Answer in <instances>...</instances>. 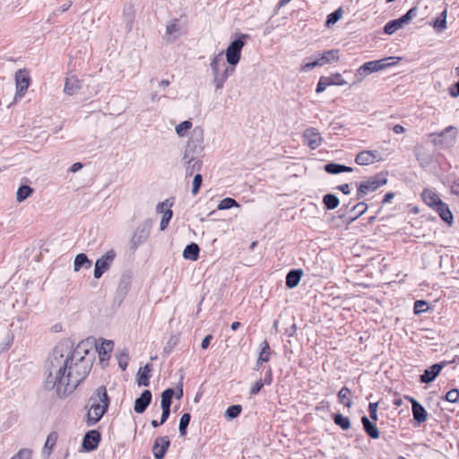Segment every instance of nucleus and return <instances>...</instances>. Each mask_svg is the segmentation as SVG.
Here are the masks:
<instances>
[{
    "instance_id": "1",
    "label": "nucleus",
    "mask_w": 459,
    "mask_h": 459,
    "mask_svg": "<svg viewBox=\"0 0 459 459\" xmlns=\"http://www.w3.org/2000/svg\"><path fill=\"white\" fill-rule=\"evenodd\" d=\"M87 353L83 342L75 348L67 341L56 345L48 359L45 389L55 390L58 397L72 394L91 371Z\"/></svg>"
},
{
    "instance_id": "2",
    "label": "nucleus",
    "mask_w": 459,
    "mask_h": 459,
    "mask_svg": "<svg viewBox=\"0 0 459 459\" xmlns=\"http://www.w3.org/2000/svg\"><path fill=\"white\" fill-rule=\"evenodd\" d=\"M109 398L105 386H99L89 398L86 407L88 408L87 424L92 426L99 422L108 411Z\"/></svg>"
},
{
    "instance_id": "3",
    "label": "nucleus",
    "mask_w": 459,
    "mask_h": 459,
    "mask_svg": "<svg viewBox=\"0 0 459 459\" xmlns=\"http://www.w3.org/2000/svg\"><path fill=\"white\" fill-rule=\"evenodd\" d=\"M210 67L215 91H221L228 78L234 73L235 68L225 65L221 52L211 59Z\"/></svg>"
},
{
    "instance_id": "4",
    "label": "nucleus",
    "mask_w": 459,
    "mask_h": 459,
    "mask_svg": "<svg viewBox=\"0 0 459 459\" xmlns=\"http://www.w3.org/2000/svg\"><path fill=\"white\" fill-rule=\"evenodd\" d=\"M204 131L200 127H195L191 133V137L188 140L185 152L182 158L183 163H189L195 160V157H199L204 150Z\"/></svg>"
},
{
    "instance_id": "5",
    "label": "nucleus",
    "mask_w": 459,
    "mask_h": 459,
    "mask_svg": "<svg viewBox=\"0 0 459 459\" xmlns=\"http://www.w3.org/2000/svg\"><path fill=\"white\" fill-rule=\"evenodd\" d=\"M387 183V178L385 174L379 173L374 175L361 182H357V194L356 199L360 200L364 198L369 193L375 192L379 187L385 186Z\"/></svg>"
},
{
    "instance_id": "6",
    "label": "nucleus",
    "mask_w": 459,
    "mask_h": 459,
    "mask_svg": "<svg viewBox=\"0 0 459 459\" xmlns=\"http://www.w3.org/2000/svg\"><path fill=\"white\" fill-rule=\"evenodd\" d=\"M247 35L241 34L238 38L233 40L226 49L225 55L227 62L231 67H235L239 60L241 56V50L246 43V39Z\"/></svg>"
},
{
    "instance_id": "7",
    "label": "nucleus",
    "mask_w": 459,
    "mask_h": 459,
    "mask_svg": "<svg viewBox=\"0 0 459 459\" xmlns=\"http://www.w3.org/2000/svg\"><path fill=\"white\" fill-rule=\"evenodd\" d=\"M418 14V8H411L404 15L399 19L389 21L384 27V32L385 34H394L396 30L408 24L413 18Z\"/></svg>"
},
{
    "instance_id": "8",
    "label": "nucleus",
    "mask_w": 459,
    "mask_h": 459,
    "mask_svg": "<svg viewBox=\"0 0 459 459\" xmlns=\"http://www.w3.org/2000/svg\"><path fill=\"white\" fill-rule=\"evenodd\" d=\"M152 227V221L146 219L134 230L131 238V247L135 249L143 245L149 238Z\"/></svg>"
},
{
    "instance_id": "9",
    "label": "nucleus",
    "mask_w": 459,
    "mask_h": 459,
    "mask_svg": "<svg viewBox=\"0 0 459 459\" xmlns=\"http://www.w3.org/2000/svg\"><path fill=\"white\" fill-rule=\"evenodd\" d=\"M455 136L456 128L449 126L440 133H432V143L442 148H447L453 145Z\"/></svg>"
},
{
    "instance_id": "10",
    "label": "nucleus",
    "mask_w": 459,
    "mask_h": 459,
    "mask_svg": "<svg viewBox=\"0 0 459 459\" xmlns=\"http://www.w3.org/2000/svg\"><path fill=\"white\" fill-rule=\"evenodd\" d=\"M115 251L113 249H110L96 260L93 273L95 279H100L104 273L110 269L115 260Z\"/></svg>"
},
{
    "instance_id": "11",
    "label": "nucleus",
    "mask_w": 459,
    "mask_h": 459,
    "mask_svg": "<svg viewBox=\"0 0 459 459\" xmlns=\"http://www.w3.org/2000/svg\"><path fill=\"white\" fill-rule=\"evenodd\" d=\"M432 210L435 211L441 220L449 227L454 224V216L449 206L441 201V199L432 193Z\"/></svg>"
},
{
    "instance_id": "12",
    "label": "nucleus",
    "mask_w": 459,
    "mask_h": 459,
    "mask_svg": "<svg viewBox=\"0 0 459 459\" xmlns=\"http://www.w3.org/2000/svg\"><path fill=\"white\" fill-rule=\"evenodd\" d=\"M30 75L26 70L20 69L15 73L16 92L14 100L22 99L30 86Z\"/></svg>"
},
{
    "instance_id": "13",
    "label": "nucleus",
    "mask_w": 459,
    "mask_h": 459,
    "mask_svg": "<svg viewBox=\"0 0 459 459\" xmlns=\"http://www.w3.org/2000/svg\"><path fill=\"white\" fill-rule=\"evenodd\" d=\"M184 25L185 23L180 19L175 18L170 20L166 26L165 31L167 42L171 43L177 40L182 35Z\"/></svg>"
},
{
    "instance_id": "14",
    "label": "nucleus",
    "mask_w": 459,
    "mask_h": 459,
    "mask_svg": "<svg viewBox=\"0 0 459 459\" xmlns=\"http://www.w3.org/2000/svg\"><path fill=\"white\" fill-rule=\"evenodd\" d=\"M347 84V82L342 77L339 73L333 74L329 76H321L316 86V93H322L326 87L332 85L342 86Z\"/></svg>"
},
{
    "instance_id": "15",
    "label": "nucleus",
    "mask_w": 459,
    "mask_h": 459,
    "mask_svg": "<svg viewBox=\"0 0 459 459\" xmlns=\"http://www.w3.org/2000/svg\"><path fill=\"white\" fill-rule=\"evenodd\" d=\"M303 138L305 143L312 150L317 149L322 143V137L314 127H309L304 131Z\"/></svg>"
},
{
    "instance_id": "16",
    "label": "nucleus",
    "mask_w": 459,
    "mask_h": 459,
    "mask_svg": "<svg viewBox=\"0 0 459 459\" xmlns=\"http://www.w3.org/2000/svg\"><path fill=\"white\" fill-rule=\"evenodd\" d=\"M100 441V434L98 430L88 431L82 439V447L85 451H93L98 447Z\"/></svg>"
},
{
    "instance_id": "17",
    "label": "nucleus",
    "mask_w": 459,
    "mask_h": 459,
    "mask_svg": "<svg viewBox=\"0 0 459 459\" xmlns=\"http://www.w3.org/2000/svg\"><path fill=\"white\" fill-rule=\"evenodd\" d=\"M379 152L377 151L364 150L359 152L355 157V162L360 166L373 164L379 160Z\"/></svg>"
},
{
    "instance_id": "18",
    "label": "nucleus",
    "mask_w": 459,
    "mask_h": 459,
    "mask_svg": "<svg viewBox=\"0 0 459 459\" xmlns=\"http://www.w3.org/2000/svg\"><path fill=\"white\" fill-rule=\"evenodd\" d=\"M170 445V441L169 437L164 436L156 438L153 447L152 453L155 459H163L164 455Z\"/></svg>"
},
{
    "instance_id": "19",
    "label": "nucleus",
    "mask_w": 459,
    "mask_h": 459,
    "mask_svg": "<svg viewBox=\"0 0 459 459\" xmlns=\"http://www.w3.org/2000/svg\"><path fill=\"white\" fill-rule=\"evenodd\" d=\"M132 283V276L130 273H123L117 289V298L119 299V302L126 296L128 293Z\"/></svg>"
},
{
    "instance_id": "20",
    "label": "nucleus",
    "mask_w": 459,
    "mask_h": 459,
    "mask_svg": "<svg viewBox=\"0 0 459 459\" xmlns=\"http://www.w3.org/2000/svg\"><path fill=\"white\" fill-rule=\"evenodd\" d=\"M152 393L150 390H144L141 395L134 401V410L136 413H143L152 402Z\"/></svg>"
},
{
    "instance_id": "21",
    "label": "nucleus",
    "mask_w": 459,
    "mask_h": 459,
    "mask_svg": "<svg viewBox=\"0 0 459 459\" xmlns=\"http://www.w3.org/2000/svg\"><path fill=\"white\" fill-rule=\"evenodd\" d=\"M152 372V366L150 364H146L144 367H142L138 369L137 372V384L140 386H148L150 385V377Z\"/></svg>"
},
{
    "instance_id": "22",
    "label": "nucleus",
    "mask_w": 459,
    "mask_h": 459,
    "mask_svg": "<svg viewBox=\"0 0 459 459\" xmlns=\"http://www.w3.org/2000/svg\"><path fill=\"white\" fill-rule=\"evenodd\" d=\"M81 82L74 75L68 76L65 81L64 91L67 95H74L81 90Z\"/></svg>"
},
{
    "instance_id": "23",
    "label": "nucleus",
    "mask_w": 459,
    "mask_h": 459,
    "mask_svg": "<svg viewBox=\"0 0 459 459\" xmlns=\"http://www.w3.org/2000/svg\"><path fill=\"white\" fill-rule=\"evenodd\" d=\"M303 272L301 269L290 270L286 275V286L290 289L297 287L301 280Z\"/></svg>"
},
{
    "instance_id": "24",
    "label": "nucleus",
    "mask_w": 459,
    "mask_h": 459,
    "mask_svg": "<svg viewBox=\"0 0 459 459\" xmlns=\"http://www.w3.org/2000/svg\"><path fill=\"white\" fill-rule=\"evenodd\" d=\"M339 58V50L331 49L325 51L320 57L316 58V61L320 63L319 66H323L326 64H331L333 62L338 61Z\"/></svg>"
},
{
    "instance_id": "25",
    "label": "nucleus",
    "mask_w": 459,
    "mask_h": 459,
    "mask_svg": "<svg viewBox=\"0 0 459 459\" xmlns=\"http://www.w3.org/2000/svg\"><path fill=\"white\" fill-rule=\"evenodd\" d=\"M168 202H169L168 200H165L164 202L160 203L157 205V212L163 213L161 221H160V230H164L165 229H167L169 222L171 220L172 214H173L172 211L170 209H167L166 211H163V208L165 205L168 204Z\"/></svg>"
},
{
    "instance_id": "26",
    "label": "nucleus",
    "mask_w": 459,
    "mask_h": 459,
    "mask_svg": "<svg viewBox=\"0 0 459 459\" xmlns=\"http://www.w3.org/2000/svg\"><path fill=\"white\" fill-rule=\"evenodd\" d=\"M361 423L363 425V429L365 432L373 439H377L379 437V430L377 427L372 423L367 416H363L361 418Z\"/></svg>"
},
{
    "instance_id": "27",
    "label": "nucleus",
    "mask_w": 459,
    "mask_h": 459,
    "mask_svg": "<svg viewBox=\"0 0 459 459\" xmlns=\"http://www.w3.org/2000/svg\"><path fill=\"white\" fill-rule=\"evenodd\" d=\"M446 17H447V8L446 7L440 14L432 21V28L437 32H441L446 29Z\"/></svg>"
},
{
    "instance_id": "28",
    "label": "nucleus",
    "mask_w": 459,
    "mask_h": 459,
    "mask_svg": "<svg viewBox=\"0 0 459 459\" xmlns=\"http://www.w3.org/2000/svg\"><path fill=\"white\" fill-rule=\"evenodd\" d=\"M91 266V261L84 253L78 254L74 262V272H79L82 267L89 269Z\"/></svg>"
},
{
    "instance_id": "29",
    "label": "nucleus",
    "mask_w": 459,
    "mask_h": 459,
    "mask_svg": "<svg viewBox=\"0 0 459 459\" xmlns=\"http://www.w3.org/2000/svg\"><path fill=\"white\" fill-rule=\"evenodd\" d=\"M200 248L197 244L191 243L187 245L184 251H183V256L186 259L195 261L198 258Z\"/></svg>"
},
{
    "instance_id": "30",
    "label": "nucleus",
    "mask_w": 459,
    "mask_h": 459,
    "mask_svg": "<svg viewBox=\"0 0 459 459\" xmlns=\"http://www.w3.org/2000/svg\"><path fill=\"white\" fill-rule=\"evenodd\" d=\"M413 418L418 422H423L427 420L428 413L425 408L418 402L413 403V408H411Z\"/></svg>"
},
{
    "instance_id": "31",
    "label": "nucleus",
    "mask_w": 459,
    "mask_h": 459,
    "mask_svg": "<svg viewBox=\"0 0 459 459\" xmlns=\"http://www.w3.org/2000/svg\"><path fill=\"white\" fill-rule=\"evenodd\" d=\"M175 394V390L173 388H167L161 393V408H169L170 409V405L172 403V398Z\"/></svg>"
},
{
    "instance_id": "32",
    "label": "nucleus",
    "mask_w": 459,
    "mask_h": 459,
    "mask_svg": "<svg viewBox=\"0 0 459 459\" xmlns=\"http://www.w3.org/2000/svg\"><path fill=\"white\" fill-rule=\"evenodd\" d=\"M323 204L328 210H333L340 204L339 198L333 194H326L323 197Z\"/></svg>"
},
{
    "instance_id": "33",
    "label": "nucleus",
    "mask_w": 459,
    "mask_h": 459,
    "mask_svg": "<svg viewBox=\"0 0 459 459\" xmlns=\"http://www.w3.org/2000/svg\"><path fill=\"white\" fill-rule=\"evenodd\" d=\"M351 393V390L346 386H343L338 393L339 402L348 408H351L352 405V402L350 399Z\"/></svg>"
},
{
    "instance_id": "34",
    "label": "nucleus",
    "mask_w": 459,
    "mask_h": 459,
    "mask_svg": "<svg viewBox=\"0 0 459 459\" xmlns=\"http://www.w3.org/2000/svg\"><path fill=\"white\" fill-rule=\"evenodd\" d=\"M333 422L342 429L347 430L351 428V421L348 417H344L341 413H336L333 417Z\"/></svg>"
},
{
    "instance_id": "35",
    "label": "nucleus",
    "mask_w": 459,
    "mask_h": 459,
    "mask_svg": "<svg viewBox=\"0 0 459 459\" xmlns=\"http://www.w3.org/2000/svg\"><path fill=\"white\" fill-rule=\"evenodd\" d=\"M114 343L112 341H103L99 348V354L101 360L106 359L108 353L112 351Z\"/></svg>"
},
{
    "instance_id": "36",
    "label": "nucleus",
    "mask_w": 459,
    "mask_h": 459,
    "mask_svg": "<svg viewBox=\"0 0 459 459\" xmlns=\"http://www.w3.org/2000/svg\"><path fill=\"white\" fill-rule=\"evenodd\" d=\"M186 168V176L192 175L195 171H199L202 167L201 160L199 157H195L194 160H191L189 163H184Z\"/></svg>"
},
{
    "instance_id": "37",
    "label": "nucleus",
    "mask_w": 459,
    "mask_h": 459,
    "mask_svg": "<svg viewBox=\"0 0 459 459\" xmlns=\"http://www.w3.org/2000/svg\"><path fill=\"white\" fill-rule=\"evenodd\" d=\"M260 346L261 351L259 353V362H267L271 356L270 345L267 341H264Z\"/></svg>"
},
{
    "instance_id": "38",
    "label": "nucleus",
    "mask_w": 459,
    "mask_h": 459,
    "mask_svg": "<svg viewBox=\"0 0 459 459\" xmlns=\"http://www.w3.org/2000/svg\"><path fill=\"white\" fill-rule=\"evenodd\" d=\"M190 420H191V415L189 413L186 412L181 416V418L179 420V424H178V430H179V434L181 437L186 436V429H187Z\"/></svg>"
},
{
    "instance_id": "39",
    "label": "nucleus",
    "mask_w": 459,
    "mask_h": 459,
    "mask_svg": "<svg viewBox=\"0 0 459 459\" xmlns=\"http://www.w3.org/2000/svg\"><path fill=\"white\" fill-rule=\"evenodd\" d=\"M233 207H240L239 204L231 197L222 199L218 204V210H228Z\"/></svg>"
},
{
    "instance_id": "40",
    "label": "nucleus",
    "mask_w": 459,
    "mask_h": 459,
    "mask_svg": "<svg viewBox=\"0 0 459 459\" xmlns=\"http://www.w3.org/2000/svg\"><path fill=\"white\" fill-rule=\"evenodd\" d=\"M32 192H33V189L29 186H20L16 193L17 201L18 202L24 201L27 197H29L31 195Z\"/></svg>"
},
{
    "instance_id": "41",
    "label": "nucleus",
    "mask_w": 459,
    "mask_h": 459,
    "mask_svg": "<svg viewBox=\"0 0 459 459\" xmlns=\"http://www.w3.org/2000/svg\"><path fill=\"white\" fill-rule=\"evenodd\" d=\"M400 58L395 56H388L385 58H382L379 60H376L377 62V65L380 68V70H384L387 67H390L391 65L396 64Z\"/></svg>"
},
{
    "instance_id": "42",
    "label": "nucleus",
    "mask_w": 459,
    "mask_h": 459,
    "mask_svg": "<svg viewBox=\"0 0 459 459\" xmlns=\"http://www.w3.org/2000/svg\"><path fill=\"white\" fill-rule=\"evenodd\" d=\"M368 209V204L364 202H359L357 204H355L352 208V212H356V215L352 218H351L350 221H354L357 218L361 216L366 212Z\"/></svg>"
},
{
    "instance_id": "43",
    "label": "nucleus",
    "mask_w": 459,
    "mask_h": 459,
    "mask_svg": "<svg viewBox=\"0 0 459 459\" xmlns=\"http://www.w3.org/2000/svg\"><path fill=\"white\" fill-rule=\"evenodd\" d=\"M342 8H338L337 10H335L334 12L330 13L327 16L326 26L331 27L332 25L335 24L342 18Z\"/></svg>"
},
{
    "instance_id": "44",
    "label": "nucleus",
    "mask_w": 459,
    "mask_h": 459,
    "mask_svg": "<svg viewBox=\"0 0 459 459\" xmlns=\"http://www.w3.org/2000/svg\"><path fill=\"white\" fill-rule=\"evenodd\" d=\"M241 411H242L241 405H238V404L230 405L226 410L225 416L228 419L232 420V419L237 418L241 413Z\"/></svg>"
},
{
    "instance_id": "45",
    "label": "nucleus",
    "mask_w": 459,
    "mask_h": 459,
    "mask_svg": "<svg viewBox=\"0 0 459 459\" xmlns=\"http://www.w3.org/2000/svg\"><path fill=\"white\" fill-rule=\"evenodd\" d=\"M368 74H369L368 73L364 65H362L361 66L359 67V69H357V71L354 74L352 84H357V83L362 82L365 79V77L368 76Z\"/></svg>"
},
{
    "instance_id": "46",
    "label": "nucleus",
    "mask_w": 459,
    "mask_h": 459,
    "mask_svg": "<svg viewBox=\"0 0 459 459\" xmlns=\"http://www.w3.org/2000/svg\"><path fill=\"white\" fill-rule=\"evenodd\" d=\"M192 127V123L188 120H186L180 124H178L177 126H176V133L179 135V136H184L186 135V132Z\"/></svg>"
},
{
    "instance_id": "47",
    "label": "nucleus",
    "mask_w": 459,
    "mask_h": 459,
    "mask_svg": "<svg viewBox=\"0 0 459 459\" xmlns=\"http://www.w3.org/2000/svg\"><path fill=\"white\" fill-rule=\"evenodd\" d=\"M342 169H344L342 168V164H338V163H333V162H331V163H327L325 166V170L329 173V174H339V173H342Z\"/></svg>"
},
{
    "instance_id": "48",
    "label": "nucleus",
    "mask_w": 459,
    "mask_h": 459,
    "mask_svg": "<svg viewBox=\"0 0 459 459\" xmlns=\"http://www.w3.org/2000/svg\"><path fill=\"white\" fill-rule=\"evenodd\" d=\"M32 451L29 448L20 449L10 459H31Z\"/></svg>"
},
{
    "instance_id": "49",
    "label": "nucleus",
    "mask_w": 459,
    "mask_h": 459,
    "mask_svg": "<svg viewBox=\"0 0 459 459\" xmlns=\"http://www.w3.org/2000/svg\"><path fill=\"white\" fill-rule=\"evenodd\" d=\"M117 359L119 367L121 368V369L125 370L128 365V353L125 351H121L117 356Z\"/></svg>"
},
{
    "instance_id": "50",
    "label": "nucleus",
    "mask_w": 459,
    "mask_h": 459,
    "mask_svg": "<svg viewBox=\"0 0 459 459\" xmlns=\"http://www.w3.org/2000/svg\"><path fill=\"white\" fill-rule=\"evenodd\" d=\"M202 182H203L202 175L196 174L194 177V180H193V187H192V191H191L193 195H197V193L199 192V189L201 187Z\"/></svg>"
},
{
    "instance_id": "51",
    "label": "nucleus",
    "mask_w": 459,
    "mask_h": 459,
    "mask_svg": "<svg viewBox=\"0 0 459 459\" xmlns=\"http://www.w3.org/2000/svg\"><path fill=\"white\" fill-rule=\"evenodd\" d=\"M429 308V304L425 300H417L414 303V313L420 314L421 312H425Z\"/></svg>"
},
{
    "instance_id": "52",
    "label": "nucleus",
    "mask_w": 459,
    "mask_h": 459,
    "mask_svg": "<svg viewBox=\"0 0 459 459\" xmlns=\"http://www.w3.org/2000/svg\"><path fill=\"white\" fill-rule=\"evenodd\" d=\"M447 365L446 361H442L440 363L432 364V382L436 379V377L439 375L442 368Z\"/></svg>"
},
{
    "instance_id": "53",
    "label": "nucleus",
    "mask_w": 459,
    "mask_h": 459,
    "mask_svg": "<svg viewBox=\"0 0 459 459\" xmlns=\"http://www.w3.org/2000/svg\"><path fill=\"white\" fill-rule=\"evenodd\" d=\"M56 439H57V437L55 433L49 434L48 437H47L44 449L45 450L48 449L50 452L52 450V448L54 447V446L56 442Z\"/></svg>"
},
{
    "instance_id": "54",
    "label": "nucleus",
    "mask_w": 459,
    "mask_h": 459,
    "mask_svg": "<svg viewBox=\"0 0 459 459\" xmlns=\"http://www.w3.org/2000/svg\"><path fill=\"white\" fill-rule=\"evenodd\" d=\"M365 68L367 69L368 73L370 74L372 73H376V72H378V71H381L378 65H377V62L375 60V61H369V62H367L365 64H363Z\"/></svg>"
},
{
    "instance_id": "55",
    "label": "nucleus",
    "mask_w": 459,
    "mask_h": 459,
    "mask_svg": "<svg viewBox=\"0 0 459 459\" xmlns=\"http://www.w3.org/2000/svg\"><path fill=\"white\" fill-rule=\"evenodd\" d=\"M446 399L450 403H455L459 399V391L457 389H452L446 394Z\"/></svg>"
},
{
    "instance_id": "56",
    "label": "nucleus",
    "mask_w": 459,
    "mask_h": 459,
    "mask_svg": "<svg viewBox=\"0 0 459 459\" xmlns=\"http://www.w3.org/2000/svg\"><path fill=\"white\" fill-rule=\"evenodd\" d=\"M377 408L378 403H370L368 405L369 416L375 421L377 420Z\"/></svg>"
},
{
    "instance_id": "57",
    "label": "nucleus",
    "mask_w": 459,
    "mask_h": 459,
    "mask_svg": "<svg viewBox=\"0 0 459 459\" xmlns=\"http://www.w3.org/2000/svg\"><path fill=\"white\" fill-rule=\"evenodd\" d=\"M319 65H320V63H318L316 59L313 62H309V63L302 65L300 70H301V72H308V71L312 70L313 68L319 66Z\"/></svg>"
},
{
    "instance_id": "58",
    "label": "nucleus",
    "mask_w": 459,
    "mask_h": 459,
    "mask_svg": "<svg viewBox=\"0 0 459 459\" xmlns=\"http://www.w3.org/2000/svg\"><path fill=\"white\" fill-rule=\"evenodd\" d=\"M263 386H264V383L261 380L255 382L250 389V394H257L260 392V390L263 388Z\"/></svg>"
},
{
    "instance_id": "59",
    "label": "nucleus",
    "mask_w": 459,
    "mask_h": 459,
    "mask_svg": "<svg viewBox=\"0 0 459 459\" xmlns=\"http://www.w3.org/2000/svg\"><path fill=\"white\" fill-rule=\"evenodd\" d=\"M416 156L418 160L420 162L422 167H428L429 166V160L427 158H424L423 155L420 153V148L417 147L416 149Z\"/></svg>"
},
{
    "instance_id": "60",
    "label": "nucleus",
    "mask_w": 459,
    "mask_h": 459,
    "mask_svg": "<svg viewBox=\"0 0 459 459\" xmlns=\"http://www.w3.org/2000/svg\"><path fill=\"white\" fill-rule=\"evenodd\" d=\"M212 338H213V337H212V334H208V335H206V336L203 339V341H202V342H201V347H202V349L206 350V349L209 347V345H210L211 341L212 340Z\"/></svg>"
},
{
    "instance_id": "61",
    "label": "nucleus",
    "mask_w": 459,
    "mask_h": 459,
    "mask_svg": "<svg viewBox=\"0 0 459 459\" xmlns=\"http://www.w3.org/2000/svg\"><path fill=\"white\" fill-rule=\"evenodd\" d=\"M420 380L423 383H430V368L425 369L424 373L420 376Z\"/></svg>"
},
{
    "instance_id": "62",
    "label": "nucleus",
    "mask_w": 459,
    "mask_h": 459,
    "mask_svg": "<svg viewBox=\"0 0 459 459\" xmlns=\"http://www.w3.org/2000/svg\"><path fill=\"white\" fill-rule=\"evenodd\" d=\"M450 95L454 98H456L459 96V81L456 82L453 88L450 89V91H449Z\"/></svg>"
},
{
    "instance_id": "63",
    "label": "nucleus",
    "mask_w": 459,
    "mask_h": 459,
    "mask_svg": "<svg viewBox=\"0 0 459 459\" xmlns=\"http://www.w3.org/2000/svg\"><path fill=\"white\" fill-rule=\"evenodd\" d=\"M162 410V413H161V418H160V421L162 423H164L169 417V414H170V409L169 408H161Z\"/></svg>"
},
{
    "instance_id": "64",
    "label": "nucleus",
    "mask_w": 459,
    "mask_h": 459,
    "mask_svg": "<svg viewBox=\"0 0 459 459\" xmlns=\"http://www.w3.org/2000/svg\"><path fill=\"white\" fill-rule=\"evenodd\" d=\"M451 192L454 195H459V178L454 182V184L451 186Z\"/></svg>"
}]
</instances>
